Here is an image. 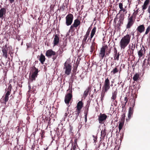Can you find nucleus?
<instances>
[{"instance_id": "26", "label": "nucleus", "mask_w": 150, "mask_h": 150, "mask_svg": "<svg viewBox=\"0 0 150 150\" xmlns=\"http://www.w3.org/2000/svg\"><path fill=\"white\" fill-rule=\"evenodd\" d=\"M6 10L5 8H1L0 10V18H2L3 17L4 14H5Z\"/></svg>"}, {"instance_id": "11", "label": "nucleus", "mask_w": 150, "mask_h": 150, "mask_svg": "<svg viewBox=\"0 0 150 150\" xmlns=\"http://www.w3.org/2000/svg\"><path fill=\"white\" fill-rule=\"evenodd\" d=\"M2 51L3 53V57L6 58L7 57L8 52L9 54H11L10 50H9V48L7 47L6 45L2 48Z\"/></svg>"}, {"instance_id": "25", "label": "nucleus", "mask_w": 150, "mask_h": 150, "mask_svg": "<svg viewBox=\"0 0 150 150\" xmlns=\"http://www.w3.org/2000/svg\"><path fill=\"white\" fill-rule=\"evenodd\" d=\"M119 7L120 10V12L121 11H123V12H125V13H126L127 12L126 10L123 7V4L122 3H120L119 4Z\"/></svg>"}, {"instance_id": "6", "label": "nucleus", "mask_w": 150, "mask_h": 150, "mask_svg": "<svg viewBox=\"0 0 150 150\" xmlns=\"http://www.w3.org/2000/svg\"><path fill=\"white\" fill-rule=\"evenodd\" d=\"M67 91L69 93L65 95L64 101L66 104H69L72 97V88H69V89L67 90Z\"/></svg>"}, {"instance_id": "50", "label": "nucleus", "mask_w": 150, "mask_h": 150, "mask_svg": "<svg viewBox=\"0 0 150 150\" xmlns=\"http://www.w3.org/2000/svg\"><path fill=\"white\" fill-rule=\"evenodd\" d=\"M74 144H76V145H77V139H75L74 141Z\"/></svg>"}, {"instance_id": "51", "label": "nucleus", "mask_w": 150, "mask_h": 150, "mask_svg": "<svg viewBox=\"0 0 150 150\" xmlns=\"http://www.w3.org/2000/svg\"><path fill=\"white\" fill-rule=\"evenodd\" d=\"M68 115V114L67 113H65V114H64V116H65V117H66Z\"/></svg>"}, {"instance_id": "38", "label": "nucleus", "mask_w": 150, "mask_h": 150, "mask_svg": "<svg viewBox=\"0 0 150 150\" xmlns=\"http://www.w3.org/2000/svg\"><path fill=\"white\" fill-rule=\"evenodd\" d=\"M37 76L35 75L32 74L31 77V80L33 81V80H35L36 78L37 77Z\"/></svg>"}, {"instance_id": "40", "label": "nucleus", "mask_w": 150, "mask_h": 150, "mask_svg": "<svg viewBox=\"0 0 150 150\" xmlns=\"http://www.w3.org/2000/svg\"><path fill=\"white\" fill-rule=\"evenodd\" d=\"M93 140L94 141V142L95 143H96V142H97V137L95 136L94 135H93Z\"/></svg>"}, {"instance_id": "42", "label": "nucleus", "mask_w": 150, "mask_h": 150, "mask_svg": "<svg viewBox=\"0 0 150 150\" xmlns=\"http://www.w3.org/2000/svg\"><path fill=\"white\" fill-rule=\"evenodd\" d=\"M76 146V144H74V145H72L71 150H75Z\"/></svg>"}, {"instance_id": "22", "label": "nucleus", "mask_w": 150, "mask_h": 150, "mask_svg": "<svg viewBox=\"0 0 150 150\" xmlns=\"http://www.w3.org/2000/svg\"><path fill=\"white\" fill-rule=\"evenodd\" d=\"M90 88L88 87L84 91L83 97L85 98L88 95V93L90 92Z\"/></svg>"}, {"instance_id": "54", "label": "nucleus", "mask_w": 150, "mask_h": 150, "mask_svg": "<svg viewBox=\"0 0 150 150\" xmlns=\"http://www.w3.org/2000/svg\"><path fill=\"white\" fill-rule=\"evenodd\" d=\"M134 33H132V35H134Z\"/></svg>"}, {"instance_id": "3", "label": "nucleus", "mask_w": 150, "mask_h": 150, "mask_svg": "<svg viewBox=\"0 0 150 150\" xmlns=\"http://www.w3.org/2000/svg\"><path fill=\"white\" fill-rule=\"evenodd\" d=\"M63 70L65 74L67 75H69L70 74L71 70V66L68 62L66 61L65 62L63 67Z\"/></svg>"}, {"instance_id": "12", "label": "nucleus", "mask_w": 150, "mask_h": 150, "mask_svg": "<svg viewBox=\"0 0 150 150\" xmlns=\"http://www.w3.org/2000/svg\"><path fill=\"white\" fill-rule=\"evenodd\" d=\"M134 22V20L133 19L132 16L128 17V18L127 23L126 25V29L129 30L132 26Z\"/></svg>"}, {"instance_id": "17", "label": "nucleus", "mask_w": 150, "mask_h": 150, "mask_svg": "<svg viewBox=\"0 0 150 150\" xmlns=\"http://www.w3.org/2000/svg\"><path fill=\"white\" fill-rule=\"evenodd\" d=\"M149 59L147 60L146 59H144L142 63V66L144 68H148L150 66V65L149 64Z\"/></svg>"}, {"instance_id": "23", "label": "nucleus", "mask_w": 150, "mask_h": 150, "mask_svg": "<svg viewBox=\"0 0 150 150\" xmlns=\"http://www.w3.org/2000/svg\"><path fill=\"white\" fill-rule=\"evenodd\" d=\"M106 130L105 128H104L103 129H102L101 132V137H100V138H101V137L103 139H104L106 135Z\"/></svg>"}, {"instance_id": "41", "label": "nucleus", "mask_w": 150, "mask_h": 150, "mask_svg": "<svg viewBox=\"0 0 150 150\" xmlns=\"http://www.w3.org/2000/svg\"><path fill=\"white\" fill-rule=\"evenodd\" d=\"M123 18L122 17H121L120 18V19L119 21V22L120 23L122 24L123 23L122 22H123Z\"/></svg>"}, {"instance_id": "1", "label": "nucleus", "mask_w": 150, "mask_h": 150, "mask_svg": "<svg viewBox=\"0 0 150 150\" xmlns=\"http://www.w3.org/2000/svg\"><path fill=\"white\" fill-rule=\"evenodd\" d=\"M131 38V35L127 34L122 38L119 42V45L121 49H125L129 44Z\"/></svg>"}, {"instance_id": "30", "label": "nucleus", "mask_w": 150, "mask_h": 150, "mask_svg": "<svg viewBox=\"0 0 150 150\" xmlns=\"http://www.w3.org/2000/svg\"><path fill=\"white\" fill-rule=\"evenodd\" d=\"M33 72L32 74L37 76L38 72V69L35 67H34L33 68Z\"/></svg>"}, {"instance_id": "52", "label": "nucleus", "mask_w": 150, "mask_h": 150, "mask_svg": "<svg viewBox=\"0 0 150 150\" xmlns=\"http://www.w3.org/2000/svg\"><path fill=\"white\" fill-rule=\"evenodd\" d=\"M125 114H124V116H124V117H125Z\"/></svg>"}, {"instance_id": "31", "label": "nucleus", "mask_w": 150, "mask_h": 150, "mask_svg": "<svg viewBox=\"0 0 150 150\" xmlns=\"http://www.w3.org/2000/svg\"><path fill=\"white\" fill-rule=\"evenodd\" d=\"M120 54L119 52L117 54L114 55V60L118 61L119 59V57Z\"/></svg>"}, {"instance_id": "7", "label": "nucleus", "mask_w": 150, "mask_h": 150, "mask_svg": "<svg viewBox=\"0 0 150 150\" xmlns=\"http://www.w3.org/2000/svg\"><path fill=\"white\" fill-rule=\"evenodd\" d=\"M74 18L73 15L70 13L67 15L65 17V23L67 26H69L71 25L73 22Z\"/></svg>"}, {"instance_id": "13", "label": "nucleus", "mask_w": 150, "mask_h": 150, "mask_svg": "<svg viewBox=\"0 0 150 150\" xmlns=\"http://www.w3.org/2000/svg\"><path fill=\"white\" fill-rule=\"evenodd\" d=\"M107 116L105 114H100L98 116V120L100 124H103L105 121Z\"/></svg>"}, {"instance_id": "9", "label": "nucleus", "mask_w": 150, "mask_h": 150, "mask_svg": "<svg viewBox=\"0 0 150 150\" xmlns=\"http://www.w3.org/2000/svg\"><path fill=\"white\" fill-rule=\"evenodd\" d=\"M110 81L108 78L106 79L104 81L102 89L105 91V92H107L110 88Z\"/></svg>"}, {"instance_id": "24", "label": "nucleus", "mask_w": 150, "mask_h": 150, "mask_svg": "<svg viewBox=\"0 0 150 150\" xmlns=\"http://www.w3.org/2000/svg\"><path fill=\"white\" fill-rule=\"evenodd\" d=\"M39 60L42 64H43L45 61V57L42 53L41 54Z\"/></svg>"}, {"instance_id": "8", "label": "nucleus", "mask_w": 150, "mask_h": 150, "mask_svg": "<svg viewBox=\"0 0 150 150\" xmlns=\"http://www.w3.org/2000/svg\"><path fill=\"white\" fill-rule=\"evenodd\" d=\"M11 88L12 86L11 84H10L8 86L7 90L5 89V91L6 92L4 98V101L5 104L8 100L9 96L10 95Z\"/></svg>"}, {"instance_id": "10", "label": "nucleus", "mask_w": 150, "mask_h": 150, "mask_svg": "<svg viewBox=\"0 0 150 150\" xmlns=\"http://www.w3.org/2000/svg\"><path fill=\"white\" fill-rule=\"evenodd\" d=\"M80 21L78 19L75 20L71 26L69 32L70 31H73L74 30V28H76L80 24Z\"/></svg>"}, {"instance_id": "19", "label": "nucleus", "mask_w": 150, "mask_h": 150, "mask_svg": "<svg viewBox=\"0 0 150 150\" xmlns=\"http://www.w3.org/2000/svg\"><path fill=\"white\" fill-rule=\"evenodd\" d=\"M83 104L81 101L79 102L77 104L76 110L81 111V109L83 107Z\"/></svg>"}, {"instance_id": "48", "label": "nucleus", "mask_w": 150, "mask_h": 150, "mask_svg": "<svg viewBox=\"0 0 150 150\" xmlns=\"http://www.w3.org/2000/svg\"><path fill=\"white\" fill-rule=\"evenodd\" d=\"M28 88H29V91L28 92H29L30 90L31 89V86L30 85V83H28Z\"/></svg>"}, {"instance_id": "21", "label": "nucleus", "mask_w": 150, "mask_h": 150, "mask_svg": "<svg viewBox=\"0 0 150 150\" xmlns=\"http://www.w3.org/2000/svg\"><path fill=\"white\" fill-rule=\"evenodd\" d=\"M117 89H116L115 91L112 92V96L111 97V99L112 101H114L115 100L117 97Z\"/></svg>"}, {"instance_id": "27", "label": "nucleus", "mask_w": 150, "mask_h": 150, "mask_svg": "<svg viewBox=\"0 0 150 150\" xmlns=\"http://www.w3.org/2000/svg\"><path fill=\"white\" fill-rule=\"evenodd\" d=\"M80 112V111L76 110V111L73 113V115H74L75 119H76L77 118Z\"/></svg>"}, {"instance_id": "29", "label": "nucleus", "mask_w": 150, "mask_h": 150, "mask_svg": "<svg viewBox=\"0 0 150 150\" xmlns=\"http://www.w3.org/2000/svg\"><path fill=\"white\" fill-rule=\"evenodd\" d=\"M67 45V42L64 41L60 45V48L62 49H65V47Z\"/></svg>"}, {"instance_id": "16", "label": "nucleus", "mask_w": 150, "mask_h": 150, "mask_svg": "<svg viewBox=\"0 0 150 150\" xmlns=\"http://www.w3.org/2000/svg\"><path fill=\"white\" fill-rule=\"evenodd\" d=\"M59 42V38L58 35L56 34L54 37V40L53 41V46L57 45Z\"/></svg>"}, {"instance_id": "47", "label": "nucleus", "mask_w": 150, "mask_h": 150, "mask_svg": "<svg viewBox=\"0 0 150 150\" xmlns=\"http://www.w3.org/2000/svg\"><path fill=\"white\" fill-rule=\"evenodd\" d=\"M114 53V54H118V53H117V50L116 48H115Z\"/></svg>"}, {"instance_id": "36", "label": "nucleus", "mask_w": 150, "mask_h": 150, "mask_svg": "<svg viewBox=\"0 0 150 150\" xmlns=\"http://www.w3.org/2000/svg\"><path fill=\"white\" fill-rule=\"evenodd\" d=\"M117 66L116 67H115L112 71L111 73H113V74H114L118 71V70L117 68Z\"/></svg>"}, {"instance_id": "28", "label": "nucleus", "mask_w": 150, "mask_h": 150, "mask_svg": "<svg viewBox=\"0 0 150 150\" xmlns=\"http://www.w3.org/2000/svg\"><path fill=\"white\" fill-rule=\"evenodd\" d=\"M139 77V75L138 73H136L133 77V79L134 81H137Z\"/></svg>"}, {"instance_id": "46", "label": "nucleus", "mask_w": 150, "mask_h": 150, "mask_svg": "<svg viewBox=\"0 0 150 150\" xmlns=\"http://www.w3.org/2000/svg\"><path fill=\"white\" fill-rule=\"evenodd\" d=\"M87 114L86 113L85 115V122H86L87 121Z\"/></svg>"}, {"instance_id": "55", "label": "nucleus", "mask_w": 150, "mask_h": 150, "mask_svg": "<svg viewBox=\"0 0 150 150\" xmlns=\"http://www.w3.org/2000/svg\"><path fill=\"white\" fill-rule=\"evenodd\" d=\"M100 146H98V147H100Z\"/></svg>"}, {"instance_id": "53", "label": "nucleus", "mask_w": 150, "mask_h": 150, "mask_svg": "<svg viewBox=\"0 0 150 150\" xmlns=\"http://www.w3.org/2000/svg\"><path fill=\"white\" fill-rule=\"evenodd\" d=\"M111 82H112V83H113V82L112 81Z\"/></svg>"}, {"instance_id": "44", "label": "nucleus", "mask_w": 150, "mask_h": 150, "mask_svg": "<svg viewBox=\"0 0 150 150\" xmlns=\"http://www.w3.org/2000/svg\"><path fill=\"white\" fill-rule=\"evenodd\" d=\"M90 32V30L89 29V28H88V29L87 30V31L86 32L85 35H86L89 36Z\"/></svg>"}, {"instance_id": "15", "label": "nucleus", "mask_w": 150, "mask_h": 150, "mask_svg": "<svg viewBox=\"0 0 150 150\" xmlns=\"http://www.w3.org/2000/svg\"><path fill=\"white\" fill-rule=\"evenodd\" d=\"M133 112V108L132 107H130L128 111V119L127 118L126 119V121H128L130 119L131 116L132 115Z\"/></svg>"}, {"instance_id": "34", "label": "nucleus", "mask_w": 150, "mask_h": 150, "mask_svg": "<svg viewBox=\"0 0 150 150\" xmlns=\"http://www.w3.org/2000/svg\"><path fill=\"white\" fill-rule=\"evenodd\" d=\"M134 13H133L132 15L131 16H132L133 18V17L135 18L136 17V16L138 12V9H137L136 10H134Z\"/></svg>"}, {"instance_id": "5", "label": "nucleus", "mask_w": 150, "mask_h": 150, "mask_svg": "<svg viewBox=\"0 0 150 150\" xmlns=\"http://www.w3.org/2000/svg\"><path fill=\"white\" fill-rule=\"evenodd\" d=\"M150 2V0H146L142 7V10L143 11V13L144 12V10L147 8V11L149 13V17L150 19V4L148 6Z\"/></svg>"}, {"instance_id": "49", "label": "nucleus", "mask_w": 150, "mask_h": 150, "mask_svg": "<svg viewBox=\"0 0 150 150\" xmlns=\"http://www.w3.org/2000/svg\"><path fill=\"white\" fill-rule=\"evenodd\" d=\"M10 2L12 4L14 2V0H9Z\"/></svg>"}, {"instance_id": "35", "label": "nucleus", "mask_w": 150, "mask_h": 150, "mask_svg": "<svg viewBox=\"0 0 150 150\" xmlns=\"http://www.w3.org/2000/svg\"><path fill=\"white\" fill-rule=\"evenodd\" d=\"M66 50V49H62L61 48L59 49L58 50V52H59V55H60V56L61 57L62 56V54L63 52Z\"/></svg>"}, {"instance_id": "18", "label": "nucleus", "mask_w": 150, "mask_h": 150, "mask_svg": "<svg viewBox=\"0 0 150 150\" xmlns=\"http://www.w3.org/2000/svg\"><path fill=\"white\" fill-rule=\"evenodd\" d=\"M138 31L141 33L143 32L145 30V27L144 25H142L138 26L137 29Z\"/></svg>"}, {"instance_id": "20", "label": "nucleus", "mask_w": 150, "mask_h": 150, "mask_svg": "<svg viewBox=\"0 0 150 150\" xmlns=\"http://www.w3.org/2000/svg\"><path fill=\"white\" fill-rule=\"evenodd\" d=\"M124 117H122L121 121L119 122L118 128L119 131L122 129L124 123Z\"/></svg>"}, {"instance_id": "37", "label": "nucleus", "mask_w": 150, "mask_h": 150, "mask_svg": "<svg viewBox=\"0 0 150 150\" xmlns=\"http://www.w3.org/2000/svg\"><path fill=\"white\" fill-rule=\"evenodd\" d=\"M150 30V26H149L147 29H146V32H145V34H144V35H147L149 32Z\"/></svg>"}, {"instance_id": "39", "label": "nucleus", "mask_w": 150, "mask_h": 150, "mask_svg": "<svg viewBox=\"0 0 150 150\" xmlns=\"http://www.w3.org/2000/svg\"><path fill=\"white\" fill-rule=\"evenodd\" d=\"M106 92H105V91L102 89V92L101 94V97L102 98L101 99H102L105 96V93Z\"/></svg>"}, {"instance_id": "2", "label": "nucleus", "mask_w": 150, "mask_h": 150, "mask_svg": "<svg viewBox=\"0 0 150 150\" xmlns=\"http://www.w3.org/2000/svg\"><path fill=\"white\" fill-rule=\"evenodd\" d=\"M96 29V28L95 27L93 28L91 30L90 37H89V35H84L83 38L82 40V43L81 45V46L83 48L85 47V45L87 43V42L89 40L90 41L91 40L92 38L95 34Z\"/></svg>"}, {"instance_id": "45", "label": "nucleus", "mask_w": 150, "mask_h": 150, "mask_svg": "<svg viewBox=\"0 0 150 150\" xmlns=\"http://www.w3.org/2000/svg\"><path fill=\"white\" fill-rule=\"evenodd\" d=\"M113 101V104L115 106H116L117 104V101L116 100H114Z\"/></svg>"}, {"instance_id": "32", "label": "nucleus", "mask_w": 150, "mask_h": 150, "mask_svg": "<svg viewBox=\"0 0 150 150\" xmlns=\"http://www.w3.org/2000/svg\"><path fill=\"white\" fill-rule=\"evenodd\" d=\"M94 40L95 39L93 40V42H92V45L91 46V50L90 51L91 52H92L95 49L94 45L95 44V42H94Z\"/></svg>"}, {"instance_id": "14", "label": "nucleus", "mask_w": 150, "mask_h": 150, "mask_svg": "<svg viewBox=\"0 0 150 150\" xmlns=\"http://www.w3.org/2000/svg\"><path fill=\"white\" fill-rule=\"evenodd\" d=\"M106 48V46H103L100 49V52L99 53V57L101 59H102L105 56V50Z\"/></svg>"}, {"instance_id": "33", "label": "nucleus", "mask_w": 150, "mask_h": 150, "mask_svg": "<svg viewBox=\"0 0 150 150\" xmlns=\"http://www.w3.org/2000/svg\"><path fill=\"white\" fill-rule=\"evenodd\" d=\"M143 50L142 49L138 51V55L139 57L140 58L143 55Z\"/></svg>"}, {"instance_id": "43", "label": "nucleus", "mask_w": 150, "mask_h": 150, "mask_svg": "<svg viewBox=\"0 0 150 150\" xmlns=\"http://www.w3.org/2000/svg\"><path fill=\"white\" fill-rule=\"evenodd\" d=\"M127 100H128V99H127V97H125V98H124V101H125V105H122V107L123 108L124 107H125V104H126V103H127Z\"/></svg>"}, {"instance_id": "4", "label": "nucleus", "mask_w": 150, "mask_h": 150, "mask_svg": "<svg viewBox=\"0 0 150 150\" xmlns=\"http://www.w3.org/2000/svg\"><path fill=\"white\" fill-rule=\"evenodd\" d=\"M46 56L49 58L52 57L53 60H55L57 57V55L56 54V52L52 49H49L47 50L45 53Z\"/></svg>"}]
</instances>
